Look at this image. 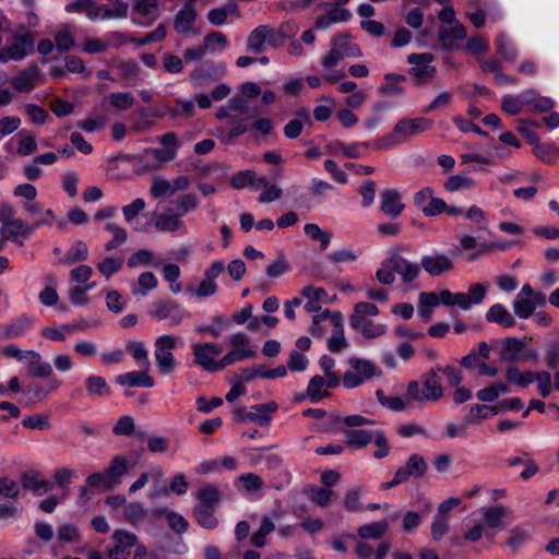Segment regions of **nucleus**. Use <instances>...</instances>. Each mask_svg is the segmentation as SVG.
Returning <instances> with one entry per match:
<instances>
[{"mask_svg": "<svg viewBox=\"0 0 559 559\" xmlns=\"http://www.w3.org/2000/svg\"><path fill=\"white\" fill-rule=\"evenodd\" d=\"M33 320L26 314H22L19 318L11 321L3 329V338H15L22 336L28 328L32 325Z\"/></svg>", "mask_w": 559, "mask_h": 559, "instance_id": "2f4dec72", "label": "nucleus"}, {"mask_svg": "<svg viewBox=\"0 0 559 559\" xmlns=\"http://www.w3.org/2000/svg\"><path fill=\"white\" fill-rule=\"evenodd\" d=\"M111 539L115 545L108 549L109 559H129L131 548L135 547L139 542L135 534L124 530H116Z\"/></svg>", "mask_w": 559, "mask_h": 559, "instance_id": "39448f33", "label": "nucleus"}, {"mask_svg": "<svg viewBox=\"0 0 559 559\" xmlns=\"http://www.w3.org/2000/svg\"><path fill=\"white\" fill-rule=\"evenodd\" d=\"M486 320L502 325L503 328H512L515 325L514 317L501 304H495L486 312Z\"/></svg>", "mask_w": 559, "mask_h": 559, "instance_id": "c756f323", "label": "nucleus"}, {"mask_svg": "<svg viewBox=\"0 0 559 559\" xmlns=\"http://www.w3.org/2000/svg\"><path fill=\"white\" fill-rule=\"evenodd\" d=\"M285 28H289V23L282 24L277 29L267 25L266 45L273 48L283 46L285 40L290 37L289 33H285Z\"/></svg>", "mask_w": 559, "mask_h": 559, "instance_id": "de8ad7c7", "label": "nucleus"}, {"mask_svg": "<svg viewBox=\"0 0 559 559\" xmlns=\"http://www.w3.org/2000/svg\"><path fill=\"white\" fill-rule=\"evenodd\" d=\"M508 382L521 388H526L534 381V372H521L516 367H509L506 371Z\"/></svg>", "mask_w": 559, "mask_h": 559, "instance_id": "a18cd8bd", "label": "nucleus"}, {"mask_svg": "<svg viewBox=\"0 0 559 559\" xmlns=\"http://www.w3.org/2000/svg\"><path fill=\"white\" fill-rule=\"evenodd\" d=\"M127 349L140 367L148 369V354L143 342L132 341L127 344Z\"/></svg>", "mask_w": 559, "mask_h": 559, "instance_id": "49530a36", "label": "nucleus"}, {"mask_svg": "<svg viewBox=\"0 0 559 559\" xmlns=\"http://www.w3.org/2000/svg\"><path fill=\"white\" fill-rule=\"evenodd\" d=\"M222 347L214 343H198L193 345L194 364L209 372L219 371V360L214 357L219 355Z\"/></svg>", "mask_w": 559, "mask_h": 559, "instance_id": "423d86ee", "label": "nucleus"}, {"mask_svg": "<svg viewBox=\"0 0 559 559\" xmlns=\"http://www.w3.org/2000/svg\"><path fill=\"white\" fill-rule=\"evenodd\" d=\"M48 224L49 222L47 219H38L33 225H29L21 218H14L12 222L1 225L0 235L3 237V239L17 242L16 236L20 235L26 238L31 236L39 226Z\"/></svg>", "mask_w": 559, "mask_h": 559, "instance_id": "0eeeda50", "label": "nucleus"}, {"mask_svg": "<svg viewBox=\"0 0 559 559\" xmlns=\"http://www.w3.org/2000/svg\"><path fill=\"white\" fill-rule=\"evenodd\" d=\"M546 366L551 370H557L559 368V341H552L548 343L545 347V357H544Z\"/></svg>", "mask_w": 559, "mask_h": 559, "instance_id": "69168bd1", "label": "nucleus"}, {"mask_svg": "<svg viewBox=\"0 0 559 559\" xmlns=\"http://www.w3.org/2000/svg\"><path fill=\"white\" fill-rule=\"evenodd\" d=\"M428 469V465L424 459L418 453L412 454L404 466H401L396 469L399 477L402 478L404 483H406L411 477L416 479L421 478Z\"/></svg>", "mask_w": 559, "mask_h": 559, "instance_id": "ddd939ff", "label": "nucleus"}, {"mask_svg": "<svg viewBox=\"0 0 559 559\" xmlns=\"http://www.w3.org/2000/svg\"><path fill=\"white\" fill-rule=\"evenodd\" d=\"M130 467L123 455H116L104 473H93L87 476L86 484L94 488L102 487L106 491L114 490L121 484L122 477L128 474Z\"/></svg>", "mask_w": 559, "mask_h": 559, "instance_id": "f257e3e1", "label": "nucleus"}, {"mask_svg": "<svg viewBox=\"0 0 559 559\" xmlns=\"http://www.w3.org/2000/svg\"><path fill=\"white\" fill-rule=\"evenodd\" d=\"M224 73L225 68L223 64L207 60L192 70L190 79L194 85L200 86L209 81L217 80Z\"/></svg>", "mask_w": 559, "mask_h": 559, "instance_id": "9b49d317", "label": "nucleus"}, {"mask_svg": "<svg viewBox=\"0 0 559 559\" xmlns=\"http://www.w3.org/2000/svg\"><path fill=\"white\" fill-rule=\"evenodd\" d=\"M257 353L250 348H234L219 360V370H223L224 368L235 364L236 361H241L245 360L246 358H252Z\"/></svg>", "mask_w": 559, "mask_h": 559, "instance_id": "09e8293b", "label": "nucleus"}, {"mask_svg": "<svg viewBox=\"0 0 559 559\" xmlns=\"http://www.w3.org/2000/svg\"><path fill=\"white\" fill-rule=\"evenodd\" d=\"M488 286L481 283L472 284L468 292L464 293L462 310H468L473 305H479L485 299Z\"/></svg>", "mask_w": 559, "mask_h": 559, "instance_id": "c9c22d12", "label": "nucleus"}, {"mask_svg": "<svg viewBox=\"0 0 559 559\" xmlns=\"http://www.w3.org/2000/svg\"><path fill=\"white\" fill-rule=\"evenodd\" d=\"M424 270L430 276H439L444 272L453 270V262L445 254L424 255L420 262Z\"/></svg>", "mask_w": 559, "mask_h": 559, "instance_id": "f3484780", "label": "nucleus"}, {"mask_svg": "<svg viewBox=\"0 0 559 559\" xmlns=\"http://www.w3.org/2000/svg\"><path fill=\"white\" fill-rule=\"evenodd\" d=\"M151 314L158 321L169 319L173 325H178L183 319L185 311L175 301L166 299L154 302Z\"/></svg>", "mask_w": 559, "mask_h": 559, "instance_id": "1a4fd4ad", "label": "nucleus"}, {"mask_svg": "<svg viewBox=\"0 0 559 559\" xmlns=\"http://www.w3.org/2000/svg\"><path fill=\"white\" fill-rule=\"evenodd\" d=\"M123 258L107 257L97 265V270L106 277L109 278L116 274L123 265Z\"/></svg>", "mask_w": 559, "mask_h": 559, "instance_id": "4d7b16f0", "label": "nucleus"}, {"mask_svg": "<svg viewBox=\"0 0 559 559\" xmlns=\"http://www.w3.org/2000/svg\"><path fill=\"white\" fill-rule=\"evenodd\" d=\"M171 117L190 118L194 115V104L192 100L177 98L176 106L167 109Z\"/></svg>", "mask_w": 559, "mask_h": 559, "instance_id": "bf43d9fd", "label": "nucleus"}, {"mask_svg": "<svg viewBox=\"0 0 559 559\" xmlns=\"http://www.w3.org/2000/svg\"><path fill=\"white\" fill-rule=\"evenodd\" d=\"M157 287V278L152 272H143L138 280L136 286L132 288L134 295L146 296L148 292Z\"/></svg>", "mask_w": 559, "mask_h": 559, "instance_id": "3c124183", "label": "nucleus"}, {"mask_svg": "<svg viewBox=\"0 0 559 559\" xmlns=\"http://www.w3.org/2000/svg\"><path fill=\"white\" fill-rule=\"evenodd\" d=\"M304 231L312 241L320 242L321 250H325L329 247L332 239V234L323 230L318 224H306Z\"/></svg>", "mask_w": 559, "mask_h": 559, "instance_id": "58836bf2", "label": "nucleus"}, {"mask_svg": "<svg viewBox=\"0 0 559 559\" xmlns=\"http://www.w3.org/2000/svg\"><path fill=\"white\" fill-rule=\"evenodd\" d=\"M513 309L515 316L520 319H527L534 313L535 305H533L530 298L516 296L513 301Z\"/></svg>", "mask_w": 559, "mask_h": 559, "instance_id": "e2e57ef3", "label": "nucleus"}, {"mask_svg": "<svg viewBox=\"0 0 559 559\" xmlns=\"http://www.w3.org/2000/svg\"><path fill=\"white\" fill-rule=\"evenodd\" d=\"M267 25H259L247 38V49L253 53H262L266 46Z\"/></svg>", "mask_w": 559, "mask_h": 559, "instance_id": "473e14b6", "label": "nucleus"}, {"mask_svg": "<svg viewBox=\"0 0 559 559\" xmlns=\"http://www.w3.org/2000/svg\"><path fill=\"white\" fill-rule=\"evenodd\" d=\"M475 186V180L473 178L453 175L450 176L444 182L443 187L449 192H455L459 190H469Z\"/></svg>", "mask_w": 559, "mask_h": 559, "instance_id": "603ef678", "label": "nucleus"}, {"mask_svg": "<svg viewBox=\"0 0 559 559\" xmlns=\"http://www.w3.org/2000/svg\"><path fill=\"white\" fill-rule=\"evenodd\" d=\"M432 60L433 55L429 52L408 55L407 61L413 66L408 74L414 78L415 86L427 84L436 75L437 69L431 64Z\"/></svg>", "mask_w": 559, "mask_h": 559, "instance_id": "f03ea898", "label": "nucleus"}, {"mask_svg": "<svg viewBox=\"0 0 559 559\" xmlns=\"http://www.w3.org/2000/svg\"><path fill=\"white\" fill-rule=\"evenodd\" d=\"M22 397L19 401L23 406L29 407L43 401L48 392L38 383H29L22 390Z\"/></svg>", "mask_w": 559, "mask_h": 559, "instance_id": "f704fd0d", "label": "nucleus"}, {"mask_svg": "<svg viewBox=\"0 0 559 559\" xmlns=\"http://www.w3.org/2000/svg\"><path fill=\"white\" fill-rule=\"evenodd\" d=\"M489 405L477 404L471 407L469 413L464 417V423L471 425L476 423L478 419L489 418L491 415Z\"/></svg>", "mask_w": 559, "mask_h": 559, "instance_id": "338daca9", "label": "nucleus"}, {"mask_svg": "<svg viewBox=\"0 0 559 559\" xmlns=\"http://www.w3.org/2000/svg\"><path fill=\"white\" fill-rule=\"evenodd\" d=\"M346 443L355 449H360L370 443L373 439V431L370 430H344Z\"/></svg>", "mask_w": 559, "mask_h": 559, "instance_id": "ea45409f", "label": "nucleus"}, {"mask_svg": "<svg viewBox=\"0 0 559 559\" xmlns=\"http://www.w3.org/2000/svg\"><path fill=\"white\" fill-rule=\"evenodd\" d=\"M197 20V10L193 4L186 3L176 14L174 29L178 34H188L192 31Z\"/></svg>", "mask_w": 559, "mask_h": 559, "instance_id": "4be33fe9", "label": "nucleus"}, {"mask_svg": "<svg viewBox=\"0 0 559 559\" xmlns=\"http://www.w3.org/2000/svg\"><path fill=\"white\" fill-rule=\"evenodd\" d=\"M278 406L276 402L271 401L263 404H255L251 406L250 412L246 414L248 421L258 423L260 426H269L272 417L271 414L277 411Z\"/></svg>", "mask_w": 559, "mask_h": 559, "instance_id": "5701e85b", "label": "nucleus"}, {"mask_svg": "<svg viewBox=\"0 0 559 559\" xmlns=\"http://www.w3.org/2000/svg\"><path fill=\"white\" fill-rule=\"evenodd\" d=\"M87 255V246L82 240H76L64 254L62 262L64 264H74L76 262L85 261Z\"/></svg>", "mask_w": 559, "mask_h": 559, "instance_id": "37998d69", "label": "nucleus"}, {"mask_svg": "<svg viewBox=\"0 0 559 559\" xmlns=\"http://www.w3.org/2000/svg\"><path fill=\"white\" fill-rule=\"evenodd\" d=\"M349 325L353 330L362 334L366 338H374L385 334L388 328L382 323H373L369 319H360L357 317L349 318Z\"/></svg>", "mask_w": 559, "mask_h": 559, "instance_id": "412c9836", "label": "nucleus"}, {"mask_svg": "<svg viewBox=\"0 0 559 559\" xmlns=\"http://www.w3.org/2000/svg\"><path fill=\"white\" fill-rule=\"evenodd\" d=\"M325 388V379L321 376H314L310 379L307 388V396L312 403H318L321 399L329 396L330 393L322 389Z\"/></svg>", "mask_w": 559, "mask_h": 559, "instance_id": "c03bdc74", "label": "nucleus"}, {"mask_svg": "<svg viewBox=\"0 0 559 559\" xmlns=\"http://www.w3.org/2000/svg\"><path fill=\"white\" fill-rule=\"evenodd\" d=\"M525 343L516 337L504 338V344L501 348L500 356L504 361H516L520 358V354L523 352Z\"/></svg>", "mask_w": 559, "mask_h": 559, "instance_id": "72a5a7b5", "label": "nucleus"}, {"mask_svg": "<svg viewBox=\"0 0 559 559\" xmlns=\"http://www.w3.org/2000/svg\"><path fill=\"white\" fill-rule=\"evenodd\" d=\"M331 323L333 325L332 335L328 340V348L332 353H340L343 348L348 346L344 336L343 318L341 312H334L331 316Z\"/></svg>", "mask_w": 559, "mask_h": 559, "instance_id": "aec40b11", "label": "nucleus"}, {"mask_svg": "<svg viewBox=\"0 0 559 559\" xmlns=\"http://www.w3.org/2000/svg\"><path fill=\"white\" fill-rule=\"evenodd\" d=\"M178 338L173 335H162L155 342V360L162 374H169L175 369V358L171 353L176 348Z\"/></svg>", "mask_w": 559, "mask_h": 559, "instance_id": "20e7f679", "label": "nucleus"}, {"mask_svg": "<svg viewBox=\"0 0 559 559\" xmlns=\"http://www.w3.org/2000/svg\"><path fill=\"white\" fill-rule=\"evenodd\" d=\"M507 513L508 509L503 506L490 507L484 511L481 524L488 537L493 538L496 532L504 527L502 520Z\"/></svg>", "mask_w": 559, "mask_h": 559, "instance_id": "4468645a", "label": "nucleus"}, {"mask_svg": "<svg viewBox=\"0 0 559 559\" xmlns=\"http://www.w3.org/2000/svg\"><path fill=\"white\" fill-rule=\"evenodd\" d=\"M55 43L56 48L61 52L69 51L74 46V38L70 32L69 25H62L56 33Z\"/></svg>", "mask_w": 559, "mask_h": 559, "instance_id": "6e6d98bb", "label": "nucleus"}, {"mask_svg": "<svg viewBox=\"0 0 559 559\" xmlns=\"http://www.w3.org/2000/svg\"><path fill=\"white\" fill-rule=\"evenodd\" d=\"M423 384V393L426 395L427 401H438L443 395V389L441 386V379L435 368L425 372L420 377Z\"/></svg>", "mask_w": 559, "mask_h": 559, "instance_id": "6ab92c4d", "label": "nucleus"}, {"mask_svg": "<svg viewBox=\"0 0 559 559\" xmlns=\"http://www.w3.org/2000/svg\"><path fill=\"white\" fill-rule=\"evenodd\" d=\"M376 396L378 402L394 412H402L406 408V406L409 404L408 402H405L400 396H385L384 392L382 390L376 391Z\"/></svg>", "mask_w": 559, "mask_h": 559, "instance_id": "5fc2aeb1", "label": "nucleus"}, {"mask_svg": "<svg viewBox=\"0 0 559 559\" xmlns=\"http://www.w3.org/2000/svg\"><path fill=\"white\" fill-rule=\"evenodd\" d=\"M350 36L347 33L337 34L333 37L335 45L342 50L343 57L360 58L362 52L359 46L349 40Z\"/></svg>", "mask_w": 559, "mask_h": 559, "instance_id": "4c0bfd02", "label": "nucleus"}, {"mask_svg": "<svg viewBox=\"0 0 559 559\" xmlns=\"http://www.w3.org/2000/svg\"><path fill=\"white\" fill-rule=\"evenodd\" d=\"M349 365L356 373L366 380L377 374V367L370 360L353 357L349 359Z\"/></svg>", "mask_w": 559, "mask_h": 559, "instance_id": "8fccbe9b", "label": "nucleus"}, {"mask_svg": "<svg viewBox=\"0 0 559 559\" xmlns=\"http://www.w3.org/2000/svg\"><path fill=\"white\" fill-rule=\"evenodd\" d=\"M496 49L502 59L514 61L518 58V50L508 36L503 33L496 37Z\"/></svg>", "mask_w": 559, "mask_h": 559, "instance_id": "79ce46f5", "label": "nucleus"}, {"mask_svg": "<svg viewBox=\"0 0 559 559\" xmlns=\"http://www.w3.org/2000/svg\"><path fill=\"white\" fill-rule=\"evenodd\" d=\"M199 506L217 509L222 501V495L217 486L213 484H206L201 487L197 493Z\"/></svg>", "mask_w": 559, "mask_h": 559, "instance_id": "7c9ffc66", "label": "nucleus"}, {"mask_svg": "<svg viewBox=\"0 0 559 559\" xmlns=\"http://www.w3.org/2000/svg\"><path fill=\"white\" fill-rule=\"evenodd\" d=\"M21 484L24 489L32 490L37 495H41V492H47L52 489V484L48 480L40 479V473L37 471L23 473Z\"/></svg>", "mask_w": 559, "mask_h": 559, "instance_id": "393cba45", "label": "nucleus"}, {"mask_svg": "<svg viewBox=\"0 0 559 559\" xmlns=\"http://www.w3.org/2000/svg\"><path fill=\"white\" fill-rule=\"evenodd\" d=\"M181 225L182 222L176 214H162L155 221V226L160 231H176Z\"/></svg>", "mask_w": 559, "mask_h": 559, "instance_id": "13d9d810", "label": "nucleus"}, {"mask_svg": "<svg viewBox=\"0 0 559 559\" xmlns=\"http://www.w3.org/2000/svg\"><path fill=\"white\" fill-rule=\"evenodd\" d=\"M524 406V402L520 397H511L503 401H500L496 405H491L490 413L491 415H498L499 413L506 411H520Z\"/></svg>", "mask_w": 559, "mask_h": 559, "instance_id": "0e129e2a", "label": "nucleus"}, {"mask_svg": "<svg viewBox=\"0 0 559 559\" xmlns=\"http://www.w3.org/2000/svg\"><path fill=\"white\" fill-rule=\"evenodd\" d=\"M467 33L462 23H456L451 27L440 26L438 29V40L447 51L455 50L460 47L459 41L466 38Z\"/></svg>", "mask_w": 559, "mask_h": 559, "instance_id": "9d476101", "label": "nucleus"}, {"mask_svg": "<svg viewBox=\"0 0 559 559\" xmlns=\"http://www.w3.org/2000/svg\"><path fill=\"white\" fill-rule=\"evenodd\" d=\"M380 210L391 218H396L403 212L405 205L401 202L402 195L395 189H385L380 193Z\"/></svg>", "mask_w": 559, "mask_h": 559, "instance_id": "2eb2a0df", "label": "nucleus"}, {"mask_svg": "<svg viewBox=\"0 0 559 559\" xmlns=\"http://www.w3.org/2000/svg\"><path fill=\"white\" fill-rule=\"evenodd\" d=\"M179 215H185L188 212L195 210L199 206L197 197L192 193L181 194L174 201Z\"/></svg>", "mask_w": 559, "mask_h": 559, "instance_id": "680f3d73", "label": "nucleus"}, {"mask_svg": "<svg viewBox=\"0 0 559 559\" xmlns=\"http://www.w3.org/2000/svg\"><path fill=\"white\" fill-rule=\"evenodd\" d=\"M26 357L29 358L28 373L37 378H48L52 374V367L49 362L44 361L40 354L35 350L26 352Z\"/></svg>", "mask_w": 559, "mask_h": 559, "instance_id": "bb28decb", "label": "nucleus"}, {"mask_svg": "<svg viewBox=\"0 0 559 559\" xmlns=\"http://www.w3.org/2000/svg\"><path fill=\"white\" fill-rule=\"evenodd\" d=\"M148 369L130 371L116 377L117 384L129 388H153L154 379L147 372Z\"/></svg>", "mask_w": 559, "mask_h": 559, "instance_id": "a211bd4d", "label": "nucleus"}, {"mask_svg": "<svg viewBox=\"0 0 559 559\" xmlns=\"http://www.w3.org/2000/svg\"><path fill=\"white\" fill-rule=\"evenodd\" d=\"M432 121L427 118L415 119H401L394 126V132L397 135L400 143L406 142L409 138L429 130L432 127Z\"/></svg>", "mask_w": 559, "mask_h": 559, "instance_id": "6e6552de", "label": "nucleus"}, {"mask_svg": "<svg viewBox=\"0 0 559 559\" xmlns=\"http://www.w3.org/2000/svg\"><path fill=\"white\" fill-rule=\"evenodd\" d=\"M311 126L312 121L309 111L306 108L297 111L296 117L289 120L284 127V134L288 139L298 138L304 129V126Z\"/></svg>", "mask_w": 559, "mask_h": 559, "instance_id": "a878e982", "label": "nucleus"}, {"mask_svg": "<svg viewBox=\"0 0 559 559\" xmlns=\"http://www.w3.org/2000/svg\"><path fill=\"white\" fill-rule=\"evenodd\" d=\"M388 528V521L381 520L360 526L358 528L357 535L348 534L347 537L352 539H356L357 536L361 539H379L384 535Z\"/></svg>", "mask_w": 559, "mask_h": 559, "instance_id": "cd10ccee", "label": "nucleus"}, {"mask_svg": "<svg viewBox=\"0 0 559 559\" xmlns=\"http://www.w3.org/2000/svg\"><path fill=\"white\" fill-rule=\"evenodd\" d=\"M34 47L31 34L14 35L5 47L0 48V62L21 61L34 51Z\"/></svg>", "mask_w": 559, "mask_h": 559, "instance_id": "7ed1b4c3", "label": "nucleus"}, {"mask_svg": "<svg viewBox=\"0 0 559 559\" xmlns=\"http://www.w3.org/2000/svg\"><path fill=\"white\" fill-rule=\"evenodd\" d=\"M148 514V510L140 502L134 501L129 503L123 511V519L136 526L141 523Z\"/></svg>", "mask_w": 559, "mask_h": 559, "instance_id": "a19ab883", "label": "nucleus"}, {"mask_svg": "<svg viewBox=\"0 0 559 559\" xmlns=\"http://www.w3.org/2000/svg\"><path fill=\"white\" fill-rule=\"evenodd\" d=\"M162 513L165 515L171 531L176 534L181 535L188 531L189 522L181 514L166 509Z\"/></svg>", "mask_w": 559, "mask_h": 559, "instance_id": "864d4df0", "label": "nucleus"}, {"mask_svg": "<svg viewBox=\"0 0 559 559\" xmlns=\"http://www.w3.org/2000/svg\"><path fill=\"white\" fill-rule=\"evenodd\" d=\"M86 390L90 396H109L111 389L105 378L100 376H88L85 380Z\"/></svg>", "mask_w": 559, "mask_h": 559, "instance_id": "e433bc0d", "label": "nucleus"}, {"mask_svg": "<svg viewBox=\"0 0 559 559\" xmlns=\"http://www.w3.org/2000/svg\"><path fill=\"white\" fill-rule=\"evenodd\" d=\"M384 83L378 87V93L386 96H403L405 94L402 82L406 81V76L397 73H385Z\"/></svg>", "mask_w": 559, "mask_h": 559, "instance_id": "b1692460", "label": "nucleus"}, {"mask_svg": "<svg viewBox=\"0 0 559 559\" xmlns=\"http://www.w3.org/2000/svg\"><path fill=\"white\" fill-rule=\"evenodd\" d=\"M388 265L393 269L394 273L401 275L405 284L414 281L420 273L419 264L407 261L399 253H394L388 259Z\"/></svg>", "mask_w": 559, "mask_h": 559, "instance_id": "f8f14e48", "label": "nucleus"}, {"mask_svg": "<svg viewBox=\"0 0 559 559\" xmlns=\"http://www.w3.org/2000/svg\"><path fill=\"white\" fill-rule=\"evenodd\" d=\"M215 511L216 509L214 508L195 504L192 509V515L202 528L212 531L219 524L218 519L215 516Z\"/></svg>", "mask_w": 559, "mask_h": 559, "instance_id": "c85d7f7f", "label": "nucleus"}, {"mask_svg": "<svg viewBox=\"0 0 559 559\" xmlns=\"http://www.w3.org/2000/svg\"><path fill=\"white\" fill-rule=\"evenodd\" d=\"M238 479L248 492L259 491L264 485L263 479L254 473L241 474Z\"/></svg>", "mask_w": 559, "mask_h": 559, "instance_id": "774afa93", "label": "nucleus"}, {"mask_svg": "<svg viewBox=\"0 0 559 559\" xmlns=\"http://www.w3.org/2000/svg\"><path fill=\"white\" fill-rule=\"evenodd\" d=\"M39 69L36 63H31L15 78L11 80L12 87L20 93L31 92L37 83Z\"/></svg>", "mask_w": 559, "mask_h": 559, "instance_id": "dca6fc26", "label": "nucleus"}, {"mask_svg": "<svg viewBox=\"0 0 559 559\" xmlns=\"http://www.w3.org/2000/svg\"><path fill=\"white\" fill-rule=\"evenodd\" d=\"M108 100L110 105L118 110H127L135 103V98L132 94L122 92L109 94Z\"/></svg>", "mask_w": 559, "mask_h": 559, "instance_id": "052dcab7", "label": "nucleus"}]
</instances>
